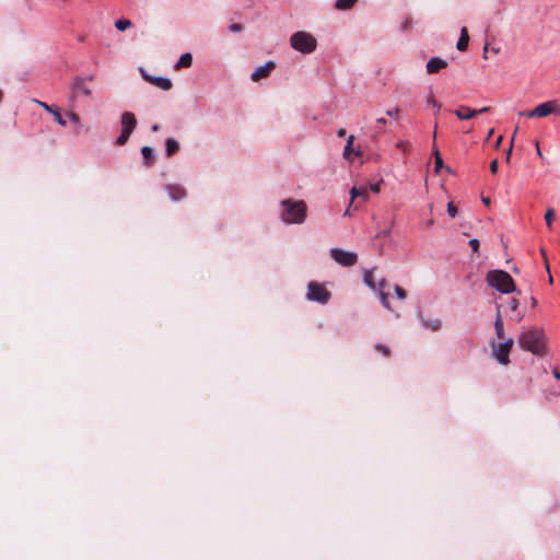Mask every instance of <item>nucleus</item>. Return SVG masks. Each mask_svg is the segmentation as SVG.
<instances>
[{"label":"nucleus","instance_id":"nucleus-1","mask_svg":"<svg viewBox=\"0 0 560 560\" xmlns=\"http://www.w3.org/2000/svg\"><path fill=\"white\" fill-rule=\"evenodd\" d=\"M520 347L535 355H544L546 353L545 335L541 329L528 328L523 330L518 337Z\"/></svg>","mask_w":560,"mask_h":560},{"label":"nucleus","instance_id":"nucleus-2","mask_svg":"<svg viewBox=\"0 0 560 560\" xmlns=\"http://www.w3.org/2000/svg\"><path fill=\"white\" fill-rule=\"evenodd\" d=\"M281 218L288 224H301L306 219V203L303 200L285 199L281 201Z\"/></svg>","mask_w":560,"mask_h":560},{"label":"nucleus","instance_id":"nucleus-3","mask_svg":"<svg viewBox=\"0 0 560 560\" xmlns=\"http://www.w3.org/2000/svg\"><path fill=\"white\" fill-rule=\"evenodd\" d=\"M487 282L501 293H512L516 291L513 278L504 270H491L487 273Z\"/></svg>","mask_w":560,"mask_h":560},{"label":"nucleus","instance_id":"nucleus-4","mask_svg":"<svg viewBox=\"0 0 560 560\" xmlns=\"http://www.w3.org/2000/svg\"><path fill=\"white\" fill-rule=\"evenodd\" d=\"M290 44L292 48L302 54H311L317 47L316 38L312 34L303 31L294 33L290 38Z\"/></svg>","mask_w":560,"mask_h":560},{"label":"nucleus","instance_id":"nucleus-5","mask_svg":"<svg viewBox=\"0 0 560 560\" xmlns=\"http://www.w3.org/2000/svg\"><path fill=\"white\" fill-rule=\"evenodd\" d=\"M514 340L512 338H508L506 340L500 342H491V351L493 358L502 365H508L510 363V352L513 348Z\"/></svg>","mask_w":560,"mask_h":560},{"label":"nucleus","instance_id":"nucleus-6","mask_svg":"<svg viewBox=\"0 0 560 560\" xmlns=\"http://www.w3.org/2000/svg\"><path fill=\"white\" fill-rule=\"evenodd\" d=\"M137 126V119L135 114L131 112H125L121 115V132L116 140L117 145H124Z\"/></svg>","mask_w":560,"mask_h":560},{"label":"nucleus","instance_id":"nucleus-7","mask_svg":"<svg viewBox=\"0 0 560 560\" xmlns=\"http://www.w3.org/2000/svg\"><path fill=\"white\" fill-rule=\"evenodd\" d=\"M551 114L560 116V105L557 103V101H548V102L541 103V104L537 105L533 110L527 112L525 115L528 118H534V117L542 118V117H547L548 115H551Z\"/></svg>","mask_w":560,"mask_h":560},{"label":"nucleus","instance_id":"nucleus-8","mask_svg":"<svg viewBox=\"0 0 560 560\" xmlns=\"http://www.w3.org/2000/svg\"><path fill=\"white\" fill-rule=\"evenodd\" d=\"M330 292L320 283L310 282L307 287V299L322 304H326L330 299Z\"/></svg>","mask_w":560,"mask_h":560},{"label":"nucleus","instance_id":"nucleus-9","mask_svg":"<svg viewBox=\"0 0 560 560\" xmlns=\"http://www.w3.org/2000/svg\"><path fill=\"white\" fill-rule=\"evenodd\" d=\"M330 256L335 261L345 267H351L358 261V256L355 253L347 252L340 248H331Z\"/></svg>","mask_w":560,"mask_h":560},{"label":"nucleus","instance_id":"nucleus-10","mask_svg":"<svg viewBox=\"0 0 560 560\" xmlns=\"http://www.w3.org/2000/svg\"><path fill=\"white\" fill-rule=\"evenodd\" d=\"M141 74H142V78H143L145 81H148V82H150V83L154 84L155 86H158V88H160V89H162V90H164V91H168V90H171V89H172V86H173L172 81H171L170 79H167V78H163V77H152V75H150V74L145 73L142 69H141Z\"/></svg>","mask_w":560,"mask_h":560},{"label":"nucleus","instance_id":"nucleus-11","mask_svg":"<svg viewBox=\"0 0 560 560\" xmlns=\"http://www.w3.org/2000/svg\"><path fill=\"white\" fill-rule=\"evenodd\" d=\"M164 188L173 201H179L187 196V190L179 184H166Z\"/></svg>","mask_w":560,"mask_h":560},{"label":"nucleus","instance_id":"nucleus-12","mask_svg":"<svg viewBox=\"0 0 560 560\" xmlns=\"http://www.w3.org/2000/svg\"><path fill=\"white\" fill-rule=\"evenodd\" d=\"M275 68H276V63L270 60V61L266 62L264 66L258 67L250 74V79L256 82L264 78H267Z\"/></svg>","mask_w":560,"mask_h":560},{"label":"nucleus","instance_id":"nucleus-13","mask_svg":"<svg viewBox=\"0 0 560 560\" xmlns=\"http://www.w3.org/2000/svg\"><path fill=\"white\" fill-rule=\"evenodd\" d=\"M447 67V61L442 58L433 57L427 62V72L430 74L438 73Z\"/></svg>","mask_w":560,"mask_h":560},{"label":"nucleus","instance_id":"nucleus-14","mask_svg":"<svg viewBox=\"0 0 560 560\" xmlns=\"http://www.w3.org/2000/svg\"><path fill=\"white\" fill-rule=\"evenodd\" d=\"M500 308H501V305H498L495 320H494V330H495V336L498 337V339L503 341V340H506L508 338H505L504 323H503V318H502Z\"/></svg>","mask_w":560,"mask_h":560},{"label":"nucleus","instance_id":"nucleus-15","mask_svg":"<svg viewBox=\"0 0 560 560\" xmlns=\"http://www.w3.org/2000/svg\"><path fill=\"white\" fill-rule=\"evenodd\" d=\"M436 135H438V122L434 124V131H433V156H434V164H435V171L440 172V170L443 166V159L441 156V153L439 149L436 148Z\"/></svg>","mask_w":560,"mask_h":560},{"label":"nucleus","instance_id":"nucleus-16","mask_svg":"<svg viewBox=\"0 0 560 560\" xmlns=\"http://www.w3.org/2000/svg\"><path fill=\"white\" fill-rule=\"evenodd\" d=\"M454 114L458 117V119L467 120L477 116L478 112L476 109H470L469 107L462 105L456 110H454Z\"/></svg>","mask_w":560,"mask_h":560},{"label":"nucleus","instance_id":"nucleus-17","mask_svg":"<svg viewBox=\"0 0 560 560\" xmlns=\"http://www.w3.org/2000/svg\"><path fill=\"white\" fill-rule=\"evenodd\" d=\"M37 104L39 106H42L46 112L51 113V116L55 117L56 121L60 126H62V127L66 126V120L62 118V116H61V114H60L58 108H54L52 106H50V105H48V104H46L44 102H39V101H37Z\"/></svg>","mask_w":560,"mask_h":560},{"label":"nucleus","instance_id":"nucleus-18","mask_svg":"<svg viewBox=\"0 0 560 560\" xmlns=\"http://www.w3.org/2000/svg\"><path fill=\"white\" fill-rule=\"evenodd\" d=\"M508 305H509L510 311L514 313V317H512V319H515L517 323H520L524 318V313L518 310L520 308L518 300L515 298H511L509 300Z\"/></svg>","mask_w":560,"mask_h":560},{"label":"nucleus","instance_id":"nucleus-19","mask_svg":"<svg viewBox=\"0 0 560 560\" xmlns=\"http://www.w3.org/2000/svg\"><path fill=\"white\" fill-rule=\"evenodd\" d=\"M468 44H469V34H468V30L467 27H462L460 30V36L458 38V42H457V45H456V48L459 50V51H465L467 50L468 48Z\"/></svg>","mask_w":560,"mask_h":560},{"label":"nucleus","instance_id":"nucleus-20","mask_svg":"<svg viewBox=\"0 0 560 560\" xmlns=\"http://www.w3.org/2000/svg\"><path fill=\"white\" fill-rule=\"evenodd\" d=\"M73 90L82 93L85 96H90L92 94L91 89L85 84V81L82 78L75 79Z\"/></svg>","mask_w":560,"mask_h":560},{"label":"nucleus","instance_id":"nucleus-21","mask_svg":"<svg viewBox=\"0 0 560 560\" xmlns=\"http://www.w3.org/2000/svg\"><path fill=\"white\" fill-rule=\"evenodd\" d=\"M179 151V143L173 139L168 138L165 142V153L170 158L176 154Z\"/></svg>","mask_w":560,"mask_h":560},{"label":"nucleus","instance_id":"nucleus-22","mask_svg":"<svg viewBox=\"0 0 560 560\" xmlns=\"http://www.w3.org/2000/svg\"><path fill=\"white\" fill-rule=\"evenodd\" d=\"M350 195H351V202H353V200L358 197H361L364 201L369 197L368 188L363 187V186L352 187V189L350 190Z\"/></svg>","mask_w":560,"mask_h":560},{"label":"nucleus","instance_id":"nucleus-23","mask_svg":"<svg viewBox=\"0 0 560 560\" xmlns=\"http://www.w3.org/2000/svg\"><path fill=\"white\" fill-rule=\"evenodd\" d=\"M192 63V56L191 54L189 52H186V54H183L177 63L175 65V69H180V68H189Z\"/></svg>","mask_w":560,"mask_h":560},{"label":"nucleus","instance_id":"nucleus-24","mask_svg":"<svg viewBox=\"0 0 560 560\" xmlns=\"http://www.w3.org/2000/svg\"><path fill=\"white\" fill-rule=\"evenodd\" d=\"M358 0H337L335 3V9L338 11H347L354 7Z\"/></svg>","mask_w":560,"mask_h":560},{"label":"nucleus","instance_id":"nucleus-25","mask_svg":"<svg viewBox=\"0 0 560 560\" xmlns=\"http://www.w3.org/2000/svg\"><path fill=\"white\" fill-rule=\"evenodd\" d=\"M386 287V281L385 280H381L380 281V296H381V302L383 304L384 307L386 308H390V305H389V301H388V293L384 292V288Z\"/></svg>","mask_w":560,"mask_h":560},{"label":"nucleus","instance_id":"nucleus-26","mask_svg":"<svg viewBox=\"0 0 560 560\" xmlns=\"http://www.w3.org/2000/svg\"><path fill=\"white\" fill-rule=\"evenodd\" d=\"M141 153L143 155L145 165L151 166L154 160L153 150L150 147H143L141 149Z\"/></svg>","mask_w":560,"mask_h":560},{"label":"nucleus","instance_id":"nucleus-27","mask_svg":"<svg viewBox=\"0 0 560 560\" xmlns=\"http://www.w3.org/2000/svg\"><path fill=\"white\" fill-rule=\"evenodd\" d=\"M423 325L425 328L428 329H431L433 331H438L441 329L442 327V322L441 319L439 318H434V319H428V320H424L423 322Z\"/></svg>","mask_w":560,"mask_h":560},{"label":"nucleus","instance_id":"nucleus-28","mask_svg":"<svg viewBox=\"0 0 560 560\" xmlns=\"http://www.w3.org/2000/svg\"><path fill=\"white\" fill-rule=\"evenodd\" d=\"M353 141H354V136H350L347 140V144L343 150V156L347 160H350L351 154L353 153Z\"/></svg>","mask_w":560,"mask_h":560},{"label":"nucleus","instance_id":"nucleus-29","mask_svg":"<svg viewBox=\"0 0 560 560\" xmlns=\"http://www.w3.org/2000/svg\"><path fill=\"white\" fill-rule=\"evenodd\" d=\"M131 21L126 19H120L115 22V27L119 31H126L131 27Z\"/></svg>","mask_w":560,"mask_h":560},{"label":"nucleus","instance_id":"nucleus-30","mask_svg":"<svg viewBox=\"0 0 560 560\" xmlns=\"http://www.w3.org/2000/svg\"><path fill=\"white\" fill-rule=\"evenodd\" d=\"M553 219H555V210L552 208H550L545 213L546 224L548 225L549 229H551Z\"/></svg>","mask_w":560,"mask_h":560},{"label":"nucleus","instance_id":"nucleus-31","mask_svg":"<svg viewBox=\"0 0 560 560\" xmlns=\"http://www.w3.org/2000/svg\"><path fill=\"white\" fill-rule=\"evenodd\" d=\"M375 350L381 352L386 358H388L390 355V349L383 343H376Z\"/></svg>","mask_w":560,"mask_h":560},{"label":"nucleus","instance_id":"nucleus-32","mask_svg":"<svg viewBox=\"0 0 560 560\" xmlns=\"http://www.w3.org/2000/svg\"><path fill=\"white\" fill-rule=\"evenodd\" d=\"M386 124H387V120L385 118H383V117L377 118L376 119L375 131L376 132H384Z\"/></svg>","mask_w":560,"mask_h":560},{"label":"nucleus","instance_id":"nucleus-33","mask_svg":"<svg viewBox=\"0 0 560 560\" xmlns=\"http://www.w3.org/2000/svg\"><path fill=\"white\" fill-rule=\"evenodd\" d=\"M364 282L371 287L372 289H375L374 279L372 271H365L364 273Z\"/></svg>","mask_w":560,"mask_h":560},{"label":"nucleus","instance_id":"nucleus-34","mask_svg":"<svg viewBox=\"0 0 560 560\" xmlns=\"http://www.w3.org/2000/svg\"><path fill=\"white\" fill-rule=\"evenodd\" d=\"M499 51H500V48H491V49H490V48H489V45H488V44H486V45H485V47H483V55H482V57H483L485 59H487V58H488V54H489V52H492V54L497 55V54H499Z\"/></svg>","mask_w":560,"mask_h":560},{"label":"nucleus","instance_id":"nucleus-35","mask_svg":"<svg viewBox=\"0 0 560 560\" xmlns=\"http://www.w3.org/2000/svg\"><path fill=\"white\" fill-rule=\"evenodd\" d=\"M395 293H396L397 298L400 300H405L407 296L406 290L399 285L395 287Z\"/></svg>","mask_w":560,"mask_h":560},{"label":"nucleus","instance_id":"nucleus-36","mask_svg":"<svg viewBox=\"0 0 560 560\" xmlns=\"http://www.w3.org/2000/svg\"><path fill=\"white\" fill-rule=\"evenodd\" d=\"M399 114H400V109L398 107L388 109L386 112V115L392 117V118H394V119H398L399 118Z\"/></svg>","mask_w":560,"mask_h":560},{"label":"nucleus","instance_id":"nucleus-37","mask_svg":"<svg viewBox=\"0 0 560 560\" xmlns=\"http://www.w3.org/2000/svg\"><path fill=\"white\" fill-rule=\"evenodd\" d=\"M447 213L450 214V217L452 218H455L456 214H457V209L456 207L454 206L453 202H448L447 205Z\"/></svg>","mask_w":560,"mask_h":560},{"label":"nucleus","instance_id":"nucleus-38","mask_svg":"<svg viewBox=\"0 0 560 560\" xmlns=\"http://www.w3.org/2000/svg\"><path fill=\"white\" fill-rule=\"evenodd\" d=\"M469 245H470V247H471L474 253H478L480 244H479V241L477 238L470 240L469 241Z\"/></svg>","mask_w":560,"mask_h":560},{"label":"nucleus","instance_id":"nucleus-39","mask_svg":"<svg viewBox=\"0 0 560 560\" xmlns=\"http://www.w3.org/2000/svg\"><path fill=\"white\" fill-rule=\"evenodd\" d=\"M67 116L69 117V119L74 122V124H78L80 121V118H79V115L75 114L74 112H68L67 113Z\"/></svg>","mask_w":560,"mask_h":560},{"label":"nucleus","instance_id":"nucleus-40","mask_svg":"<svg viewBox=\"0 0 560 560\" xmlns=\"http://www.w3.org/2000/svg\"><path fill=\"white\" fill-rule=\"evenodd\" d=\"M242 30H243L242 24L234 23V24L230 25V31L231 32L237 33V32H241Z\"/></svg>","mask_w":560,"mask_h":560},{"label":"nucleus","instance_id":"nucleus-41","mask_svg":"<svg viewBox=\"0 0 560 560\" xmlns=\"http://www.w3.org/2000/svg\"><path fill=\"white\" fill-rule=\"evenodd\" d=\"M498 160H493L491 163H490V171L492 174H497L498 172Z\"/></svg>","mask_w":560,"mask_h":560},{"label":"nucleus","instance_id":"nucleus-42","mask_svg":"<svg viewBox=\"0 0 560 560\" xmlns=\"http://www.w3.org/2000/svg\"><path fill=\"white\" fill-rule=\"evenodd\" d=\"M428 103H429V104H431L432 106L436 107L438 109H440V108H441V105H440V104H438V102L435 101V98H434L433 96H430V97L428 98Z\"/></svg>","mask_w":560,"mask_h":560},{"label":"nucleus","instance_id":"nucleus-43","mask_svg":"<svg viewBox=\"0 0 560 560\" xmlns=\"http://www.w3.org/2000/svg\"><path fill=\"white\" fill-rule=\"evenodd\" d=\"M370 189H371L373 192H380V190H381V183L372 184V185L370 186Z\"/></svg>","mask_w":560,"mask_h":560},{"label":"nucleus","instance_id":"nucleus-44","mask_svg":"<svg viewBox=\"0 0 560 560\" xmlns=\"http://www.w3.org/2000/svg\"><path fill=\"white\" fill-rule=\"evenodd\" d=\"M490 109L491 108L487 106V107H482V108L476 109V110L478 112V115H479V114L488 113V112H490Z\"/></svg>","mask_w":560,"mask_h":560},{"label":"nucleus","instance_id":"nucleus-45","mask_svg":"<svg viewBox=\"0 0 560 560\" xmlns=\"http://www.w3.org/2000/svg\"><path fill=\"white\" fill-rule=\"evenodd\" d=\"M346 133H347V131H346V129H345V128H341V129H339V130L337 131L338 137H345V136H346Z\"/></svg>","mask_w":560,"mask_h":560},{"label":"nucleus","instance_id":"nucleus-46","mask_svg":"<svg viewBox=\"0 0 560 560\" xmlns=\"http://www.w3.org/2000/svg\"><path fill=\"white\" fill-rule=\"evenodd\" d=\"M552 374H553V376H555V378H556V380H560V372H559V370L555 369V370L552 371Z\"/></svg>","mask_w":560,"mask_h":560},{"label":"nucleus","instance_id":"nucleus-47","mask_svg":"<svg viewBox=\"0 0 560 560\" xmlns=\"http://www.w3.org/2000/svg\"><path fill=\"white\" fill-rule=\"evenodd\" d=\"M389 233H390V231H389V230H385V231L380 232V233L377 234V236H384V237H385V236H387Z\"/></svg>","mask_w":560,"mask_h":560},{"label":"nucleus","instance_id":"nucleus-48","mask_svg":"<svg viewBox=\"0 0 560 560\" xmlns=\"http://www.w3.org/2000/svg\"><path fill=\"white\" fill-rule=\"evenodd\" d=\"M511 153H512V144L510 145L508 152H506V161L509 162L510 161V158H511Z\"/></svg>","mask_w":560,"mask_h":560},{"label":"nucleus","instance_id":"nucleus-49","mask_svg":"<svg viewBox=\"0 0 560 560\" xmlns=\"http://www.w3.org/2000/svg\"><path fill=\"white\" fill-rule=\"evenodd\" d=\"M536 151H537V154L542 158V154H541V151H540V148H539V144L538 142H536Z\"/></svg>","mask_w":560,"mask_h":560},{"label":"nucleus","instance_id":"nucleus-50","mask_svg":"<svg viewBox=\"0 0 560 560\" xmlns=\"http://www.w3.org/2000/svg\"><path fill=\"white\" fill-rule=\"evenodd\" d=\"M530 304L533 307L537 305V300L534 296L530 298Z\"/></svg>","mask_w":560,"mask_h":560},{"label":"nucleus","instance_id":"nucleus-51","mask_svg":"<svg viewBox=\"0 0 560 560\" xmlns=\"http://www.w3.org/2000/svg\"><path fill=\"white\" fill-rule=\"evenodd\" d=\"M159 129H160L159 125H153V126H152V131H153V132L159 131Z\"/></svg>","mask_w":560,"mask_h":560},{"label":"nucleus","instance_id":"nucleus-52","mask_svg":"<svg viewBox=\"0 0 560 560\" xmlns=\"http://www.w3.org/2000/svg\"><path fill=\"white\" fill-rule=\"evenodd\" d=\"M482 201H483L486 205H489V203H490L489 198H485V199H482Z\"/></svg>","mask_w":560,"mask_h":560},{"label":"nucleus","instance_id":"nucleus-53","mask_svg":"<svg viewBox=\"0 0 560 560\" xmlns=\"http://www.w3.org/2000/svg\"><path fill=\"white\" fill-rule=\"evenodd\" d=\"M548 282L551 284L553 282V278L551 275H549V279H548Z\"/></svg>","mask_w":560,"mask_h":560},{"label":"nucleus","instance_id":"nucleus-54","mask_svg":"<svg viewBox=\"0 0 560 560\" xmlns=\"http://www.w3.org/2000/svg\"><path fill=\"white\" fill-rule=\"evenodd\" d=\"M397 145H398V148H404L405 147V142H399Z\"/></svg>","mask_w":560,"mask_h":560},{"label":"nucleus","instance_id":"nucleus-55","mask_svg":"<svg viewBox=\"0 0 560 560\" xmlns=\"http://www.w3.org/2000/svg\"><path fill=\"white\" fill-rule=\"evenodd\" d=\"M501 141H502V136H501V137H499V139H498V141H497V145H499V144L501 143Z\"/></svg>","mask_w":560,"mask_h":560},{"label":"nucleus","instance_id":"nucleus-56","mask_svg":"<svg viewBox=\"0 0 560 560\" xmlns=\"http://www.w3.org/2000/svg\"><path fill=\"white\" fill-rule=\"evenodd\" d=\"M492 133H493V129H491V130L489 131L488 138H490V137L492 136Z\"/></svg>","mask_w":560,"mask_h":560},{"label":"nucleus","instance_id":"nucleus-57","mask_svg":"<svg viewBox=\"0 0 560 560\" xmlns=\"http://www.w3.org/2000/svg\"><path fill=\"white\" fill-rule=\"evenodd\" d=\"M546 268H547V270L549 271V262H548V260H547V259H546Z\"/></svg>","mask_w":560,"mask_h":560}]
</instances>
